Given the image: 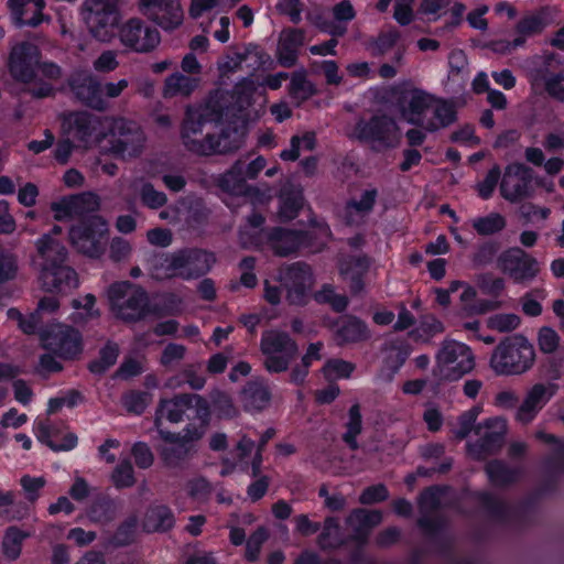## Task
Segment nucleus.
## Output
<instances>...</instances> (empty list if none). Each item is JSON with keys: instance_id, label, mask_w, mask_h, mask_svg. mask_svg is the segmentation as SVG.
Listing matches in <instances>:
<instances>
[{"instance_id": "nucleus-12", "label": "nucleus", "mask_w": 564, "mask_h": 564, "mask_svg": "<svg viewBox=\"0 0 564 564\" xmlns=\"http://www.w3.org/2000/svg\"><path fill=\"white\" fill-rule=\"evenodd\" d=\"M434 96L416 87H405L397 93L395 107L406 122L425 130L427 115L433 107Z\"/></svg>"}, {"instance_id": "nucleus-53", "label": "nucleus", "mask_w": 564, "mask_h": 564, "mask_svg": "<svg viewBox=\"0 0 564 564\" xmlns=\"http://www.w3.org/2000/svg\"><path fill=\"white\" fill-rule=\"evenodd\" d=\"M369 337L367 325L356 317H346L337 329L340 343H356Z\"/></svg>"}, {"instance_id": "nucleus-11", "label": "nucleus", "mask_w": 564, "mask_h": 564, "mask_svg": "<svg viewBox=\"0 0 564 564\" xmlns=\"http://www.w3.org/2000/svg\"><path fill=\"white\" fill-rule=\"evenodd\" d=\"M535 436L543 443L553 445L552 451L542 459L544 478L536 495L554 494L558 488L560 477L564 475V440L543 431L538 432Z\"/></svg>"}, {"instance_id": "nucleus-4", "label": "nucleus", "mask_w": 564, "mask_h": 564, "mask_svg": "<svg viewBox=\"0 0 564 564\" xmlns=\"http://www.w3.org/2000/svg\"><path fill=\"white\" fill-rule=\"evenodd\" d=\"M435 359L433 371L442 380H458L475 368V356L471 349L454 339H445L441 343Z\"/></svg>"}, {"instance_id": "nucleus-8", "label": "nucleus", "mask_w": 564, "mask_h": 564, "mask_svg": "<svg viewBox=\"0 0 564 564\" xmlns=\"http://www.w3.org/2000/svg\"><path fill=\"white\" fill-rule=\"evenodd\" d=\"M107 232V221L101 216L94 215L73 226L69 238L78 252L90 258H98L105 250L102 239Z\"/></svg>"}, {"instance_id": "nucleus-32", "label": "nucleus", "mask_w": 564, "mask_h": 564, "mask_svg": "<svg viewBox=\"0 0 564 564\" xmlns=\"http://www.w3.org/2000/svg\"><path fill=\"white\" fill-rule=\"evenodd\" d=\"M417 528L436 546L442 555H448L452 552L451 543L446 536V521L443 517H430L423 514L416 520Z\"/></svg>"}, {"instance_id": "nucleus-29", "label": "nucleus", "mask_w": 564, "mask_h": 564, "mask_svg": "<svg viewBox=\"0 0 564 564\" xmlns=\"http://www.w3.org/2000/svg\"><path fill=\"white\" fill-rule=\"evenodd\" d=\"M305 32L301 29H286L280 33L276 57L283 67H292L297 61L300 48L304 45Z\"/></svg>"}, {"instance_id": "nucleus-10", "label": "nucleus", "mask_w": 564, "mask_h": 564, "mask_svg": "<svg viewBox=\"0 0 564 564\" xmlns=\"http://www.w3.org/2000/svg\"><path fill=\"white\" fill-rule=\"evenodd\" d=\"M498 269L517 284H529L539 275L540 262L519 247L502 251L497 257Z\"/></svg>"}, {"instance_id": "nucleus-51", "label": "nucleus", "mask_w": 564, "mask_h": 564, "mask_svg": "<svg viewBox=\"0 0 564 564\" xmlns=\"http://www.w3.org/2000/svg\"><path fill=\"white\" fill-rule=\"evenodd\" d=\"M401 37V32L397 28L389 26L381 30L377 36L368 42V48L373 56H383L399 46Z\"/></svg>"}, {"instance_id": "nucleus-9", "label": "nucleus", "mask_w": 564, "mask_h": 564, "mask_svg": "<svg viewBox=\"0 0 564 564\" xmlns=\"http://www.w3.org/2000/svg\"><path fill=\"white\" fill-rule=\"evenodd\" d=\"M82 18L94 37L108 41L118 21L116 0H85Z\"/></svg>"}, {"instance_id": "nucleus-19", "label": "nucleus", "mask_w": 564, "mask_h": 564, "mask_svg": "<svg viewBox=\"0 0 564 564\" xmlns=\"http://www.w3.org/2000/svg\"><path fill=\"white\" fill-rule=\"evenodd\" d=\"M41 53L36 45L20 42L11 46L8 56V69L12 78L23 84L33 83Z\"/></svg>"}, {"instance_id": "nucleus-40", "label": "nucleus", "mask_w": 564, "mask_h": 564, "mask_svg": "<svg viewBox=\"0 0 564 564\" xmlns=\"http://www.w3.org/2000/svg\"><path fill=\"white\" fill-rule=\"evenodd\" d=\"M319 534L316 543L322 551H337L347 545L339 519L334 516H327L321 524Z\"/></svg>"}, {"instance_id": "nucleus-61", "label": "nucleus", "mask_w": 564, "mask_h": 564, "mask_svg": "<svg viewBox=\"0 0 564 564\" xmlns=\"http://www.w3.org/2000/svg\"><path fill=\"white\" fill-rule=\"evenodd\" d=\"M290 94L293 99L301 104L316 94L314 85L307 79L304 70L292 75L290 83Z\"/></svg>"}, {"instance_id": "nucleus-49", "label": "nucleus", "mask_w": 564, "mask_h": 564, "mask_svg": "<svg viewBox=\"0 0 564 564\" xmlns=\"http://www.w3.org/2000/svg\"><path fill=\"white\" fill-rule=\"evenodd\" d=\"M279 217L281 220L294 219L303 206V193L300 187L291 184L283 187L280 194Z\"/></svg>"}, {"instance_id": "nucleus-46", "label": "nucleus", "mask_w": 564, "mask_h": 564, "mask_svg": "<svg viewBox=\"0 0 564 564\" xmlns=\"http://www.w3.org/2000/svg\"><path fill=\"white\" fill-rule=\"evenodd\" d=\"M148 305L147 293L134 285L128 297L119 305L115 313L123 321H135L140 318Z\"/></svg>"}, {"instance_id": "nucleus-39", "label": "nucleus", "mask_w": 564, "mask_h": 564, "mask_svg": "<svg viewBox=\"0 0 564 564\" xmlns=\"http://www.w3.org/2000/svg\"><path fill=\"white\" fill-rule=\"evenodd\" d=\"M485 473L494 487L507 488L521 480L524 469L510 467L505 460L496 458L486 464Z\"/></svg>"}, {"instance_id": "nucleus-60", "label": "nucleus", "mask_w": 564, "mask_h": 564, "mask_svg": "<svg viewBox=\"0 0 564 564\" xmlns=\"http://www.w3.org/2000/svg\"><path fill=\"white\" fill-rule=\"evenodd\" d=\"M546 296L547 292L543 288H535L524 293L519 300L522 313L529 317L540 316L543 312L541 302Z\"/></svg>"}, {"instance_id": "nucleus-50", "label": "nucleus", "mask_w": 564, "mask_h": 564, "mask_svg": "<svg viewBox=\"0 0 564 564\" xmlns=\"http://www.w3.org/2000/svg\"><path fill=\"white\" fill-rule=\"evenodd\" d=\"M241 401L245 410L259 411L269 403L270 392L263 383L251 381L241 391Z\"/></svg>"}, {"instance_id": "nucleus-14", "label": "nucleus", "mask_w": 564, "mask_h": 564, "mask_svg": "<svg viewBox=\"0 0 564 564\" xmlns=\"http://www.w3.org/2000/svg\"><path fill=\"white\" fill-rule=\"evenodd\" d=\"M470 497L479 502L481 509L490 519L499 523H507L513 518L522 519L525 514L531 512L536 505V498L530 496L523 499L519 503L518 509L513 511L507 501L498 498L490 491L475 490L470 494Z\"/></svg>"}, {"instance_id": "nucleus-30", "label": "nucleus", "mask_w": 564, "mask_h": 564, "mask_svg": "<svg viewBox=\"0 0 564 564\" xmlns=\"http://www.w3.org/2000/svg\"><path fill=\"white\" fill-rule=\"evenodd\" d=\"M39 279L42 288L47 292L75 289L79 283L76 271L66 262L40 272Z\"/></svg>"}, {"instance_id": "nucleus-54", "label": "nucleus", "mask_w": 564, "mask_h": 564, "mask_svg": "<svg viewBox=\"0 0 564 564\" xmlns=\"http://www.w3.org/2000/svg\"><path fill=\"white\" fill-rule=\"evenodd\" d=\"M246 181L247 177L243 172V162L239 160L220 177L219 185L228 193L240 195L246 192Z\"/></svg>"}, {"instance_id": "nucleus-31", "label": "nucleus", "mask_w": 564, "mask_h": 564, "mask_svg": "<svg viewBox=\"0 0 564 564\" xmlns=\"http://www.w3.org/2000/svg\"><path fill=\"white\" fill-rule=\"evenodd\" d=\"M246 138V129L243 127L220 128L218 133L213 131L209 144L213 148L206 152V156L214 154H227L239 150Z\"/></svg>"}, {"instance_id": "nucleus-13", "label": "nucleus", "mask_w": 564, "mask_h": 564, "mask_svg": "<svg viewBox=\"0 0 564 564\" xmlns=\"http://www.w3.org/2000/svg\"><path fill=\"white\" fill-rule=\"evenodd\" d=\"M279 281L286 291L289 304L302 306L308 302L314 280L307 264L296 262L282 268L279 272Z\"/></svg>"}, {"instance_id": "nucleus-25", "label": "nucleus", "mask_w": 564, "mask_h": 564, "mask_svg": "<svg viewBox=\"0 0 564 564\" xmlns=\"http://www.w3.org/2000/svg\"><path fill=\"white\" fill-rule=\"evenodd\" d=\"M8 7L13 23L19 28H36L50 21V17L43 13L44 0H8Z\"/></svg>"}, {"instance_id": "nucleus-2", "label": "nucleus", "mask_w": 564, "mask_h": 564, "mask_svg": "<svg viewBox=\"0 0 564 564\" xmlns=\"http://www.w3.org/2000/svg\"><path fill=\"white\" fill-rule=\"evenodd\" d=\"M221 111L210 104L187 107L182 123L181 139L184 147L197 155H206L214 128L221 121Z\"/></svg>"}, {"instance_id": "nucleus-41", "label": "nucleus", "mask_w": 564, "mask_h": 564, "mask_svg": "<svg viewBox=\"0 0 564 564\" xmlns=\"http://www.w3.org/2000/svg\"><path fill=\"white\" fill-rule=\"evenodd\" d=\"M502 430L499 432H487L482 437L474 443L467 444L468 454L476 458L482 459L486 456L498 453L505 443V435L508 425H501Z\"/></svg>"}, {"instance_id": "nucleus-62", "label": "nucleus", "mask_w": 564, "mask_h": 564, "mask_svg": "<svg viewBox=\"0 0 564 564\" xmlns=\"http://www.w3.org/2000/svg\"><path fill=\"white\" fill-rule=\"evenodd\" d=\"M471 225L479 235L489 236L503 230L507 221L501 214L490 213L487 216L475 218Z\"/></svg>"}, {"instance_id": "nucleus-64", "label": "nucleus", "mask_w": 564, "mask_h": 564, "mask_svg": "<svg viewBox=\"0 0 564 564\" xmlns=\"http://www.w3.org/2000/svg\"><path fill=\"white\" fill-rule=\"evenodd\" d=\"M121 402L126 411L142 414L152 402V394L145 391L131 390L122 395Z\"/></svg>"}, {"instance_id": "nucleus-23", "label": "nucleus", "mask_w": 564, "mask_h": 564, "mask_svg": "<svg viewBox=\"0 0 564 564\" xmlns=\"http://www.w3.org/2000/svg\"><path fill=\"white\" fill-rule=\"evenodd\" d=\"M57 220L84 217L99 208V198L93 193H82L63 197L51 206Z\"/></svg>"}, {"instance_id": "nucleus-1", "label": "nucleus", "mask_w": 564, "mask_h": 564, "mask_svg": "<svg viewBox=\"0 0 564 564\" xmlns=\"http://www.w3.org/2000/svg\"><path fill=\"white\" fill-rule=\"evenodd\" d=\"M535 359L533 344L524 335L514 334L494 348L489 366L497 376H521L533 368Z\"/></svg>"}, {"instance_id": "nucleus-36", "label": "nucleus", "mask_w": 564, "mask_h": 564, "mask_svg": "<svg viewBox=\"0 0 564 564\" xmlns=\"http://www.w3.org/2000/svg\"><path fill=\"white\" fill-rule=\"evenodd\" d=\"M268 243L273 252L284 257L296 251L306 241V234L299 230L274 228L267 235Z\"/></svg>"}, {"instance_id": "nucleus-42", "label": "nucleus", "mask_w": 564, "mask_h": 564, "mask_svg": "<svg viewBox=\"0 0 564 564\" xmlns=\"http://www.w3.org/2000/svg\"><path fill=\"white\" fill-rule=\"evenodd\" d=\"M555 10L543 7L528 13L517 24V31L521 35L531 36L541 33L554 20Z\"/></svg>"}, {"instance_id": "nucleus-37", "label": "nucleus", "mask_w": 564, "mask_h": 564, "mask_svg": "<svg viewBox=\"0 0 564 564\" xmlns=\"http://www.w3.org/2000/svg\"><path fill=\"white\" fill-rule=\"evenodd\" d=\"M381 351L383 367L389 371L388 379L391 380L409 358L412 347L405 339L393 338L383 344Z\"/></svg>"}, {"instance_id": "nucleus-38", "label": "nucleus", "mask_w": 564, "mask_h": 564, "mask_svg": "<svg viewBox=\"0 0 564 564\" xmlns=\"http://www.w3.org/2000/svg\"><path fill=\"white\" fill-rule=\"evenodd\" d=\"M370 267V259L366 256L348 257L339 263L341 276L349 282L350 290L358 294L365 289L364 276Z\"/></svg>"}, {"instance_id": "nucleus-24", "label": "nucleus", "mask_w": 564, "mask_h": 564, "mask_svg": "<svg viewBox=\"0 0 564 564\" xmlns=\"http://www.w3.org/2000/svg\"><path fill=\"white\" fill-rule=\"evenodd\" d=\"M556 384L551 382H539L533 384L528 390L524 400L520 404L516 419L521 422L533 421L538 413L553 398L556 392Z\"/></svg>"}, {"instance_id": "nucleus-22", "label": "nucleus", "mask_w": 564, "mask_h": 564, "mask_svg": "<svg viewBox=\"0 0 564 564\" xmlns=\"http://www.w3.org/2000/svg\"><path fill=\"white\" fill-rule=\"evenodd\" d=\"M69 87L76 98L86 106L102 111L107 101L102 97L101 84L89 73H75L69 79Z\"/></svg>"}, {"instance_id": "nucleus-47", "label": "nucleus", "mask_w": 564, "mask_h": 564, "mask_svg": "<svg viewBox=\"0 0 564 564\" xmlns=\"http://www.w3.org/2000/svg\"><path fill=\"white\" fill-rule=\"evenodd\" d=\"M132 187L134 188L140 203L152 210H158L164 207L167 203V196L164 192L159 191L154 185L144 177H138L133 181Z\"/></svg>"}, {"instance_id": "nucleus-27", "label": "nucleus", "mask_w": 564, "mask_h": 564, "mask_svg": "<svg viewBox=\"0 0 564 564\" xmlns=\"http://www.w3.org/2000/svg\"><path fill=\"white\" fill-rule=\"evenodd\" d=\"M176 518L174 511L165 503H151L142 520L143 532L167 533L175 527Z\"/></svg>"}, {"instance_id": "nucleus-28", "label": "nucleus", "mask_w": 564, "mask_h": 564, "mask_svg": "<svg viewBox=\"0 0 564 564\" xmlns=\"http://www.w3.org/2000/svg\"><path fill=\"white\" fill-rule=\"evenodd\" d=\"M64 425H33L37 440L54 452H66L76 447L78 437L73 432L61 429Z\"/></svg>"}, {"instance_id": "nucleus-63", "label": "nucleus", "mask_w": 564, "mask_h": 564, "mask_svg": "<svg viewBox=\"0 0 564 564\" xmlns=\"http://www.w3.org/2000/svg\"><path fill=\"white\" fill-rule=\"evenodd\" d=\"M96 297L93 294H86L82 300L75 299L72 301V306L77 312L74 315L76 323H86L89 319L99 317V310L95 307Z\"/></svg>"}, {"instance_id": "nucleus-33", "label": "nucleus", "mask_w": 564, "mask_h": 564, "mask_svg": "<svg viewBox=\"0 0 564 564\" xmlns=\"http://www.w3.org/2000/svg\"><path fill=\"white\" fill-rule=\"evenodd\" d=\"M451 12V20L446 23L447 29H455L460 25L466 10L465 4L459 0H422L420 11L424 15L441 18L446 11Z\"/></svg>"}, {"instance_id": "nucleus-55", "label": "nucleus", "mask_w": 564, "mask_h": 564, "mask_svg": "<svg viewBox=\"0 0 564 564\" xmlns=\"http://www.w3.org/2000/svg\"><path fill=\"white\" fill-rule=\"evenodd\" d=\"M209 400L217 419L230 421L237 417L238 409L227 392L214 389L209 393Z\"/></svg>"}, {"instance_id": "nucleus-56", "label": "nucleus", "mask_w": 564, "mask_h": 564, "mask_svg": "<svg viewBox=\"0 0 564 564\" xmlns=\"http://www.w3.org/2000/svg\"><path fill=\"white\" fill-rule=\"evenodd\" d=\"M138 518L135 514L127 517L116 529L110 542L116 547H126L135 542L138 534Z\"/></svg>"}, {"instance_id": "nucleus-6", "label": "nucleus", "mask_w": 564, "mask_h": 564, "mask_svg": "<svg viewBox=\"0 0 564 564\" xmlns=\"http://www.w3.org/2000/svg\"><path fill=\"white\" fill-rule=\"evenodd\" d=\"M111 152L121 159H133L142 154L147 137L144 131L135 121L117 118L110 127Z\"/></svg>"}, {"instance_id": "nucleus-34", "label": "nucleus", "mask_w": 564, "mask_h": 564, "mask_svg": "<svg viewBox=\"0 0 564 564\" xmlns=\"http://www.w3.org/2000/svg\"><path fill=\"white\" fill-rule=\"evenodd\" d=\"M378 197L375 188L365 189L360 197L348 200L344 207V220L347 225L359 226L372 212Z\"/></svg>"}, {"instance_id": "nucleus-15", "label": "nucleus", "mask_w": 564, "mask_h": 564, "mask_svg": "<svg viewBox=\"0 0 564 564\" xmlns=\"http://www.w3.org/2000/svg\"><path fill=\"white\" fill-rule=\"evenodd\" d=\"M533 171L523 163L508 164L500 181V195L511 204L520 203L532 196Z\"/></svg>"}, {"instance_id": "nucleus-21", "label": "nucleus", "mask_w": 564, "mask_h": 564, "mask_svg": "<svg viewBox=\"0 0 564 564\" xmlns=\"http://www.w3.org/2000/svg\"><path fill=\"white\" fill-rule=\"evenodd\" d=\"M43 346L63 358H74L82 351L80 334L67 325H52L42 334Z\"/></svg>"}, {"instance_id": "nucleus-48", "label": "nucleus", "mask_w": 564, "mask_h": 564, "mask_svg": "<svg viewBox=\"0 0 564 564\" xmlns=\"http://www.w3.org/2000/svg\"><path fill=\"white\" fill-rule=\"evenodd\" d=\"M31 536V533L22 530L18 525H10L4 530L1 542V551L6 560L17 561L21 553L23 543Z\"/></svg>"}, {"instance_id": "nucleus-16", "label": "nucleus", "mask_w": 564, "mask_h": 564, "mask_svg": "<svg viewBox=\"0 0 564 564\" xmlns=\"http://www.w3.org/2000/svg\"><path fill=\"white\" fill-rule=\"evenodd\" d=\"M155 426L161 427L162 425ZM189 426L184 429V434L163 429L158 430L160 437L166 443L160 451L161 458L166 466L175 467L185 460L194 447V442L200 437L202 432H198L196 425H192L193 429Z\"/></svg>"}, {"instance_id": "nucleus-59", "label": "nucleus", "mask_w": 564, "mask_h": 564, "mask_svg": "<svg viewBox=\"0 0 564 564\" xmlns=\"http://www.w3.org/2000/svg\"><path fill=\"white\" fill-rule=\"evenodd\" d=\"M383 514L380 510H367L355 508L346 518L348 527L373 529L382 522Z\"/></svg>"}, {"instance_id": "nucleus-35", "label": "nucleus", "mask_w": 564, "mask_h": 564, "mask_svg": "<svg viewBox=\"0 0 564 564\" xmlns=\"http://www.w3.org/2000/svg\"><path fill=\"white\" fill-rule=\"evenodd\" d=\"M145 270L156 281L178 278L175 252H151L145 257Z\"/></svg>"}, {"instance_id": "nucleus-26", "label": "nucleus", "mask_w": 564, "mask_h": 564, "mask_svg": "<svg viewBox=\"0 0 564 564\" xmlns=\"http://www.w3.org/2000/svg\"><path fill=\"white\" fill-rule=\"evenodd\" d=\"M36 247V263L40 272L51 270L58 264L67 261V249L57 239L53 238L51 234L43 235L35 242Z\"/></svg>"}, {"instance_id": "nucleus-57", "label": "nucleus", "mask_w": 564, "mask_h": 564, "mask_svg": "<svg viewBox=\"0 0 564 564\" xmlns=\"http://www.w3.org/2000/svg\"><path fill=\"white\" fill-rule=\"evenodd\" d=\"M445 492L446 487L441 485H432L424 488L417 496V507L422 516L438 510Z\"/></svg>"}, {"instance_id": "nucleus-58", "label": "nucleus", "mask_w": 564, "mask_h": 564, "mask_svg": "<svg viewBox=\"0 0 564 564\" xmlns=\"http://www.w3.org/2000/svg\"><path fill=\"white\" fill-rule=\"evenodd\" d=\"M554 63V54L540 56L534 61V67L530 70V82L533 88H540L544 82L558 74L552 70Z\"/></svg>"}, {"instance_id": "nucleus-5", "label": "nucleus", "mask_w": 564, "mask_h": 564, "mask_svg": "<svg viewBox=\"0 0 564 564\" xmlns=\"http://www.w3.org/2000/svg\"><path fill=\"white\" fill-rule=\"evenodd\" d=\"M260 350L265 370L270 373H280L289 369L299 352V347L288 333L270 329L261 336Z\"/></svg>"}, {"instance_id": "nucleus-20", "label": "nucleus", "mask_w": 564, "mask_h": 564, "mask_svg": "<svg viewBox=\"0 0 564 564\" xmlns=\"http://www.w3.org/2000/svg\"><path fill=\"white\" fill-rule=\"evenodd\" d=\"M178 279L189 281L206 275L216 263L214 252L200 248H182L174 251Z\"/></svg>"}, {"instance_id": "nucleus-7", "label": "nucleus", "mask_w": 564, "mask_h": 564, "mask_svg": "<svg viewBox=\"0 0 564 564\" xmlns=\"http://www.w3.org/2000/svg\"><path fill=\"white\" fill-rule=\"evenodd\" d=\"M62 130L85 148L100 143L105 137L102 118L87 111H75L61 116Z\"/></svg>"}, {"instance_id": "nucleus-44", "label": "nucleus", "mask_w": 564, "mask_h": 564, "mask_svg": "<svg viewBox=\"0 0 564 564\" xmlns=\"http://www.w3.org/2000/svg\"><path fill=\"white\" fill-rule=\"evenodd\" d=\"M456 120V110L452 102L434 96L433 107L427 115L425 131H436L445 128Z\"/></svg>"}, {"instance_id": "nucleus-52", "label": "nucleus", "mask_w": 564, "mask_h": 564, "mask_svg": "<svg viewBox=\"0 0 564 564\" xmlns=\"http://www.w3.org/2000/svg\"><path fill=\"white\" fill-rule=\"evenodd\" d=\"M263 223L264 217L260 214L253 213L248 217V224L239 231V240L242 248L248 249L262 243Z\"/></svg>"}, {"instance_id": "nucleus-43", "label": "nucleus", "mask_w": 564, "mask_h": 564, "mask_svg": "<svg viewBox=\"0 0 564 564\" xmlns=\"http://www.w3.org/2000/svg\"><path fill=\"white\" fill-rule=\"evenodd\" d=\"M199 77L187 76L175 72L164 80L162 94L164 98L188 97L199 85Z\"/></svg>"}, {"instance_id": "nucleus-18", "label": "nucleus", "mask_w": 564, "mask_h": 564, "mask_svg": "<svg viewBox=\"0 0 564 564\" xmlns=\"http://www.w3.org/2000/svg\"><path fill=\"white\" fill-rule=\"evenodd\" d=\"M120 43L137 53H149L161 42L160 32L139 18L127 20L119 28Z\"/></svg>"}, {"instance_id": "nucleus-45", "label": "nucleus", "mask_w": 564, "mask_h": 564, "mask_svg": "<svg viewBox=\"0 0 564 564\" xmlns=\"http://www.w3.org/2000/svg\"><path fill=\"white\" fill-rule=\"evenodd\" d=\"M187 393H182L173 399H162L156 408V423L161 421H169L170 423H178L183 420L184 414L188 409Z\"/></svg>"}, {"instance_id": "nucleus-17", "label": "nucleus", "mask_w": 564, "mask_h": 564, "mask_svg": "<svg viewBox=\"0 0 564 564\" xmlns=\"http://www.w3.org/2000/svg\"><path fill=\"white\" fill-rule=\"evenodd\" d=\"M139 12L163 31H174L184 21L180 0H138Z\"/></svg>"}, {"instance_id": "nucleus-3", "label": "nucleus", "mask_w": 564, "mask_h": 564, "mask_svg": "<svg viewBox=\"0 0 564 564\" xmlns=\"http://www.w3.org/2000/svg\"><path fill=\"white\" fill-rule=\"evenodd\" d=\"M352 137L376 152L387 151L399 145L402 133L397 121L384 113L375 115L368 120H359Z\"/></svg>"}]
</instances>
